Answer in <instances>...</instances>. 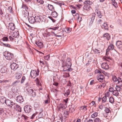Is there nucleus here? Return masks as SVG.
<instances>
[{
	"instance_id": "37",
	"label": "nucleus",
	"mask_w": 122,
	"mask_h": 122,
	"mask_svg": "<svg viewBox=\"0 0 122 122\" xmlns=\"http://www.w3.org/2000/svg\"><path fill=\"white\" fill-rule=\"evenodd\" d=\"M89 105L91 106H93L95 107L96 106V104L95 102L94 101H92L89 104Z\"/></svg>"
},
{
	"instance_id": "35",
	"label": "nucleus",
	"mask_w": 122,
	"mask_h": 122,
	"mask_svg": "<svg viewBox=\"0 0 122 122\" xmlns=\"http://www.w3.org/2000/svg\"><path fill=\"white\" fill-rule=\"evenodd\" d=\"M70 90L69 89H68L66 91V92L64 93V94L65 96L67 97L70 94Z\"/></svg>"
},
{
	"instance_id": "51",
	"label": "nucleus",
	"mask_w": 122,
	"mask_h": 122,
	"mask_svg": "<svg viewBox=\"0 0 122 122\" xmlns=\"http://www.w3.org/2000/svg\"><path fill=\"white\" fill-rule=\"evenodd\" d=\"M25 77L24 76H23L22 77L21 81V83H23L24 82L25 80Z\"/></svg>"
},
{
	"instance_id": "28",
	"label": "nucleus",
	"mask_w": 122,
	"mask_h": 122,
	"mask_svg": "<svg viewBox=\"0 0 122 122\" xmlns=\"http://www.w3.org/2000/svg\"><path fill=\"white\" fill-rule=\"evenodd\" d=\"M112 80L114 82H116L118 81V84L120 83V79H119L118 80L117 79L116 76H113L112 78Z\"/></svg>"
},
{
	"instance_id": "12",
	"label": "nucleus",
	"mask_w": 122,
	"mask_h": 122,
	"mask_svg": "<svg viewBox=\"0 0 122 122\" xmlns=\"http://www.w3.org/2000/svg\"><path fill=\"white\" fill-rule=\"evenodd\" d=\"M16 100L18 102L20 103H21L24 101L22 97L20 96H19L17 97Z\"/></svg>"
},
{
	"instance_id": "3",
	"label": "nucleus",
	"mask_w": 122,
	"mask_h": 122,
	"mask_svg": "<svg viewBox=\"0 0 122 122\" xmlns=\"http://www.w3.org/2000/svg\"><path fill=\"white\" fill-rule=\"evenodd\" d=\"M5 104L7 106L13 110L15 109V107L16 106V103L8 99L7 100Z\"/></svg>"
},
{
	"instance_id": "17",
	"label": "nucleus",
	"mask_w": 122,
	"mask_h": 122,
	"mask_svg": "<svg viewBox=\"0 0 122 122\" xmlns=\"http://www.w3.org/2000/svg\"><path fill=\"white\" fill-rule=\"evenodd\" d=\"M22 76V74L21 73L17 72L15 74V78L17 79H20Z\"/></svg>"
},
{
	"instance_id": "1",
	"label": "nucleus",
	"mask_w": 122,
	"mask_h": 122,
	"mask_svg": "<svg viewBox=\"0 0 122 122\" xmlns=\"http://www.w3.org/2000/svg\"><path fill=\"white\" fill-rule=\"evenodd\" d=\"M71 62L69 59H68L66 60V63L64 61H62V66L63 68L65 70L67 68L71 67Z\"/></svg>"
},
{
	"instance_id": "9",
	"label": "nucleus",
	"mask_w": 122,
	"mask_h": 122,
	"mask_svg": "<svg viewBox=\"0 0 122 122\" xmlns=\"http://www.w3.org/2000/svg\"><path fill=\"white\" fill-rule=\"evenodd\" d=\"M10 66L11 69L14 70H16L18 67V65L15 63H13L12 64L10 65Z\"/></svg>"
},
{
	"instance_id": "53",
	"label": "nucleus",
	"mask_w": 122,
	"mask_h": 122,
	"mask_svg": "<svg viewBox=\"0 0 122 122\" xmlns=\"http://www.w3.org/2000/svg\"><path fill=\"white\" fill-rule=\"evenodd\" d=\"M105 111L107 113H109L110 112V111L109 109L108 108L106 107L105 109Z\"/></svg>"
},
{
	"instance_id": "62",
	"label": "nucleus",
	"mask_w": 122,
	"mask_h": 122,
	"mask_svg": "<svg viewBox=\"0 0 122 122\" xmlns=\"http://www.w3.org/2000/svg\"><path fill=\"white\" fill-rule=\"evenodd\" d=\"M102 86V85L100 84L99 85H98L97 86V88L99 89H100Z\"/></svg>"
},
{
	"instance_id": "44",
	"label": "nucleus",
	"mask_w": 122,
	"mask_h": 122,
	"mask_svg": "<svg viewBox=\"0 0 122 122\" xmlns=\"http://www.w3.org/2000/svg\"><path fill=\"white\" fill-rule=\"evenodd\" d=\"M75 110V107L73 106H72L69 109V110L70 112H74Z\"/></svg>"
},
{
	"instance_id": "19",
	"label": "nucleus",
	"mask_w": 122,
	"mask_h": 122,
	"mask_svg": "<svg viewBox=\"0 0 122 122\" xmlns=\"http://www.w3.org/2000/svg\"><path fill=\"white\" fill-rule=\"evenodd\" d=\"M91 20L90 21V23L91 24H92L93 23V21L95 19L96 14L95 13H93L91 14Z\"/></svg>"
},
{
	"instance_id": "57",
	"label": "nucleus",
	"mask_w": 122,
	"mask_h": 122,
	"mask_svg": "<svg viewBox=\"0 0 122 122\" xmlns=\"http://www.w3.org/2000/svg\"><path fill=\"white\" fill-rule=\"evenodd\" d=\"M3 45H4V46L6 47H7L9 48H10V45L9 44H5L3 43Z\"/></svg>"
},
{
	"instance_id": "59",
	"label": "nucleus",
	"mask_w": 122,
	"mask_h": 122,
	"mask_svg": "<svg viewBox=\"0 0 122 122\" xmlns=\"http://www.w3.org/2000/svg\"><path fill=\"white\" fill-rule=\"evenodd\" d=\"M68 99H67L66 100H63L62 101V102L64 103L63 104H66V105L68 101Z\"/></svg>"
},
{
	"instance_id": "23",
	"label": "nucleus",
	"mask_w": 122,
	"mask_h": 122,
	"mask_svg": "<svg viewBox=\"0 0 122 122\" xmlns=\"http://www.w3.org/2000/svg\"><path fill=\"white\" fill-rule=\"evenodd\" d=\"M109 50H108L107 51V49L106 50V56L105 58H104L107 61H109V60H111L110 57L107 56V55L109 54Z\"/></svg>"
},
{
	"instance_id": "20",
	"label": "nucleus",
	"mask_w": 122,
	"mask_h": 122,
	"mask_svg": "<svg viewBox=\"0 0 122 122\" xmlns=\"http://www.w3.org/2000/svg\"><path fill=\"white\" fill-rule=\"evenodd\" d=\"M27 91L28 93L30 94H32V95H36L35 92H33V90L32 89L28 88L27 89Z\"/></svg>"
},
{
	"instance_id": "42",
	"label": "nucleus",
	"mask_w": 122,
	"mask_h": 122,
	"mask_svg": "<svg viewBox=\"0 0 122 122\" xmlns=\"http://www.w3.org/2000/svg\"><path fill=\"white\" fill-rule=\"evenodd\" d=\"M64 116L65 117H66L69 114V112L68 110H65L64 112Z\"/></svg>"
},
{
	"instance_id": "63",
	"label": "nucleus",
	"mask_w": 122,
	"mask_h": 122,
	"mask_svg": "<svg viewBox=\"0 0 122 122\" xmlns=\"http://www.w3.org/2000/svg\"><path fill=\"white\" fill-rule=\"evenodd\" d=\"M102 20H101L100 19L99 20H97V23L98 24H101L102 23Z\"/></svg>"
},
{
	"instance_id": "46",
	"label": "nucleus",
	"mask_w": 122,
	"mask_h": 122,
	"mask_svg": "<svg viewBox=\"0 0 122 122\" xmlns=\"http://www.w3.org/2000/svg\"><path fill=\"white\" fill-rule=\"evenodd\" d=\"M107 99V98L105 96L103 97L102 99V103H103L106 102Z\"/></svg>"
},
{
	"instance_id": "13",
	"label": "nucleus",
	"mask_w": 122,
	"mask_h": 122,
	"mask_svg": "<svg viewBox=\"0 0 122 122\" xmlns=\"http://www.w3.org/2000/svg\"><path fill=\"white\" fill-rule=\"evenodd\" d=\"M29 22L31 23H34L35 21V18L33 16H30L28 18Z\"/></svg>"
},
{
	"instance_id": "39",
	"label": "nucleus",
	"mask_w": 122,
	"mask_h": 122,
	"mask_svg": "<svg viewBox=\"0 0 122 122\" xmlns=\"http://www.w3.org/2000/svg\"><path fill=\"white\" fill-rule=\"evenodd\" d=\"M75 19L77 20H78L79 18V14L76 13L75 15H73Z\"/></svg>"
},
{
	"instance_id": "32",
	"label": "nucleus",
	"mask_w": 122,
	"mask_h": 122,
	"mask_svg": "<svg viewBox=\"0 0 122 122\" xmlns=\"http://www.w3.org/2000/svg\"><path fill=\"white\" fill-rule=\"evenodd\" d=\"M47 7L48 9L50 10H53L54 9V7L51 4H48L47 6Z\"/></svg>"
},
{
	"instance_id": "16",
	"label": "nucleus",
	"mask_w": 122,
	"mask_h": 122,
	"mask_svg": "<svg viewBox=\"0 0 122 122\" xmlns=\"http://www.w3.org/2000/svg\"><path fill=\"white\" fill-rule=\"evenodd\" d=\"M35 21L36 22H40L41 20V17L40 16L36 15L35 17Z\"/></svg>"
},
{
	"instance_id": "49",
	"label": "nucleus",
	"mask_w": 122,
	"mask_h": 122,
	"mask_svg": "<svg viewBox=\"0 0 122 122\" xmlns=\"http://www.w3.org/2000/svg\"><path fill=\"white\" fill-rule=\"evenodd\" d=\"M36 2L39 3L40 4H43L44 3V1L42 0H36Z\"/></svg>"
},
{
	"instance_id": "6",
	"label": "nucleus",
	"mask_w": 122,
	"mask_h": 122,
	"mask_svg": "<svg viewBox=\"0 0 122 122\" xmlns=\"http://www.w3.org/2000/svg\"><path fill=\"white\" fill-rule=\"evenodd\" d=\"M5 58L7 60H10L13 56V54L9 52H5Z\"/></svg>"
},
{
	"instance_id": "47",
	"label": "nucleus",
	"mask_w": 122,
	"mask_h": 122,
	"mask_svg": "<svg viewBox=\"0 0 122 122\" xmlns=\"http://www.w3.org/2000/svg\"><path fill=\"white\" fill-rule=\"evenodd\" d=\"M102 72L100 71V70L97 69L95 70V73L96 74H100Z\"/></svg>"
},
{
	"instance_id": "48",
	"label": "nucleus",
	"mask_w": 122,
	"mask_h": 122,
	"mask_svg": "<svg viewBox=\"0 0 122 122\" xmlns=\"http://www.w3.org/2000/svg\"><path fill=\"white\" fill-rule=\"evenodd\" d=\"M50 56L49 55H47L46 56H44V58L46 60H48L50 59Z\"/></svg>"
},
{
	"instance_id": "4",
	"label": "nucleus",
	"mask_w": 122,
	"mask_h": 122,
	"mask_svg": "<svg viewBox=\"0 0 122 122\" xmlns=\"http://www.w3.org/2000/svg\"><path fill=\"white\" fill-rule=\"evenodd\" d=\"M39 71L38 70L37 71L34 70H32L30 73V75L32 78H34L39 75Z\"/></svg>"
},
{
	"instance_id": "18",
	"label": "nucleus",
	"mask_w": 122,
	"mask_h": 122,
	"mask_svg": "<svg viewBox=\"0 0 122 122\" xmlns=\"http://www.w3.org/2000/svg\"><path fill=\"white\" fill-rule=\"evenodd\" d=\"M83 8L84 10H85L88 11L90 9V5H86L84 6Z\"/></svg>"
},
{
	"instance_id": "15",
	"label": "nucleus",
	"mask_w": 122,
	"mask_h": 122,
	"mask_svg": "<svg viewBox=\"0 0 122 122\" xmlns=\"http://www.w3.org/2000/svg\"><path fill=\"white\" fill-rule=\"evenodd\" d=\"M95 12L97 14L98 17L100 18H101L102 17L101 13L100 10L97 8L95 10Z\"/></svg>"
},
{
	"instance_id": "22",
	"label": "nucleus",
	"mask_w": 122,
	"mask_h": 122,
	"mask_svg": "<svg viewBox=\"0 0 122 122\" xmlns=\"http://www.w3.org/2000/svg\"><path fill=\"white\" fill-rule=\"evenodd\" d=\"M116 45L118 48H120L122 47V42L121 41H117L116 43Z\"/></svg>"
},
{
	"instance_id": "26",
	"label": "nucleus",
	"mask_w": 122,
	"mask_h": 122,
	"mask_svg": "<svg viewBox=\"0 0 122 122\" xmlns=\"http://www.w3.org/2000/svg\"><path fill=\"white\" fill-rule=\"evenodd\" d=\"M6 100H6L5 98L3 97H1L0 98V101L1 103L3 104L4 103H5Z\"/></svg>"
},
{
	"instance_id": "21",
	"label": "nucleus",
	"mask_w": 122,
	"mask_h": 122,
	"mask_svg": "<svg viewBox=\"0 0 122 122\" xmlns=\"http://www.w3.org/2000/svg\"><path fill=\"white\" fill-rule=\"evenodd\" d=\"M103 37L108 40H109L110 38L109 34L107 33L104 34L103 36Z\"/></svg>"
},
{
	"instance_id": "24",
	"label": "nucleus",
	"mask_w": 122,
	"mask_h": 122,
	"mask_svg": "<svg viewBox=\"0 0 122 122\" xmlns=\"http://www.w3.org/2000/svg\"><path fill=\"white\" fill-rule=\"evenodd\" d=\"M12 36L14 38L18 37L19 36L18 32V31L14 32L12 34Z\"/></svg>"
},
{
	"instance_id": "43",
	"label": "nucleus",
	"mask_w": 122,
	"mask_h": 122,
	"mask_svg": "<svg viewBox=\"0 0 122 122\" xmlns=\"http://www.w3.org/2000/svg\"><path fill=\"white\" fill-rule=\"evenodd\" d=\"M94 52L95 54H97L100 53L101 51L100 50H98L96 49H95L94 50Z\"/></svg>"
},
{
	"instance_id": "41",
	"label": "nucleus",
	"mask_w": 122,
	"mask_h": 122,
	"mask_svg": "<svg viewBox=\"0 0 122 122\" xmlns=\"http://www.w3.org/2000/svg\"><path fill=\"white\" fill-rule=\"evenodd\" d=\"M109 101L111 103H113L114 102V99L113 97H111L109 99Z\"/></svg>"
},
{
	"instance_id": "11",
	"label": "nucleus",
	"mask_w": 122,
	"mask_h": 122,
	"mask_svg": "<svg viewBox=\"0 0 122 122\" xmlns=\"http://www.w3.org/2000/svg\"><path fill=\"white\" fill-rule=\"evenodd\" d=\"M15 25L13 23H10L9 24V29L11 30H14L15 29Z\"/></svg>"
},
{
	"instance_id": "61",
	"label": "nucleus",
	"mask_w": 122,
	"mask_h": 122,
	"mask_svg": "<svg viewBox=\"0 0 122 122\" xmlns=\"http://www.w3.org/2000/svg\"><path fill=\"white\" fill-rule=\"evenodd\" d=\"M4 110L3 108H0V115L3 113L4 112Z\"/></svg>"
},
{
	"instance_id": "27",
	"label": "nucleus",
	"mask_w": 122,
	"mask_h": 122,
	"mask_svg": "<svg viewBox=\"0 0 122 122\" xmlns=\"http://www.w3.org/2000/svg\"><path fill=\"white\" fill-rule=\"evenodd\" d=\"M72 30V28H71L67 27L65 29V30L66 32L67 33H69Z\"/></svg>"
},
{
	"instance_id": "14",
	"label": "nucleus",
	"mask_w": 122,
	"mask_h": 122,
	"mask_svg": "<svg viewBox=\"0 0 122 122\" xmlns=\"http://www.w3.org/2000/svg\"><path fill=\"white\" fill-rule=\"evenodd\" d=\"M102 67L105 69H107L109 68V66L107 63H103L101 65Z\"/></svg>"
},
{
	"instance_id": "56",
	"label": "nucleus",
	"mask_w": 122,
	"mask_h": 122,
	"mask_svg": "<svg viewBox=\"0 0 122 122\" xmlns=\"http://www.w3.org/2000/svg\"><path fill=\"white\" fill-rule=\"evenodd\" d=\"M113 1V2L112 3V4L113 5V6L115 7H116L117 6V3L114 2V1Z\"/></svg>"
},
{
	"instance_id": "50",
	"label": "nucleus",
	"mask_w": 122,
	"mask_h": 122,
	"mask_svg": "<svg viewBox=\"0 0 122 122\" xmlns=\"http://www.w3.org/2000/svg\"><path fill=\"white\" fill-rule=\"evenodd\" d=\"M7 71V69L5 67H3L1 69V71L2 72L5 73Z\"/></svg>"
},
{
	"instance_id": "54",
	"label": "nucleus",
	"mask_w": 122,
	"mask_h": 122,
	"mask_svg": "<svg viewBox=\"0 0 122 122\" xmlns=\"http://www.w3.org/2000/svg\"><path fill=\"white\" fill-rule=\"evenodd\" d=\"M59 28V27L57 26L56 27H54L52 28H50L49 29H52L53 30H57Z\"/></svg>"
},
{
	"instance_id": "60",
	"label": "nucleus",
	"mask_w": 122,
	"mask_h": 122,
	"mask_svg": "<svg viewBox=\"0 0 122 122\" xmlns=\"http://www.w3.org/2000/svg\"><path fill=\"white\" fill-rule=\"evenodd\" d=\"M110 93L109 92H106L105 93V96L106 97H109L110 96Z\"/></svg>"
},
{
	"instance_id": "8",
	"label": "nucleus",
	"mask_w": 122,
	"mask_h": 122,
	"mask_svg": "<svg viewBox=\"0 0 122 122\" xmlns=\"http://www.w3.org/2000/svg\"><path fill=\"white\" fill-rule=\"evenodd\" d=\"M97 79L99 81L101 82H102L103 81L104 77L103 75L100 74L97 75Z\"/></svg>"
},
{
	"instance_id": "29",
	"label": "nucleus",
	"mask_w": 122,
	"mask_h": 122,
	"mask_svg": "<svg viewBox=\"0 0 122 122\" xmlns=\"http://www.w3.org/2000/svg\"><path fill=\"white\" fill-rule=\"evenodd\" d=\"M114 48V46L112 44H110L109 46H108L107 49V51L110 50H113Z\"/></svg>"
},
{
	"instance_id": "38",
	"label": "nucleus",
	"mask_w": 122,
	"mask_h": 122,
	"mask_svg": "<svg viewBox=\"0 0 122 122\" xmlns=\"http://www.w3.org/2000/svg\"><path fill=\"white\" fill-rule=\"evenodd\" d=\"M84 4H85L86 5H92V2L91 1L87 0L86 1L84 2Z\"/></svg>"
},
{
	"instance_id": "45",
	"label": "nucleus",
	"mask_w": 122,
	"mask_h": 122,
	"mask_svg": "<svg viewBox=\"0 0 122 122\" xmlns=\"http://www.w3.org/2000/svg\"><path fill=\"white\" fill-rule=\"evenodd\" d=\"M101 119L98 118H96L94 119V122H101Z\"/></svg>"
},
{
	"instance_id": "36",
	"label": "nucleus",
	"mask_w": 122,
	"mask_h": 122,
	"mask_svg": "<svg viewBox=\"0 0 122 122\" xmlns=\"http://www.w3.org/2000/svg\"><path fill=\"white\" fill-rule=\"evenodd\" d=\"M9 82V81L7 80H0V83L4 85L5 84Z\"/></svg>"
},
{
	"instance_id": "30",
	"label": "nucleus",
	"mask_w": 122,
	"mask_h": 122,
	"mask_svg": "<svg viewBox=\"0 0 122 122\" xmlns=\"http://www.w3.org/2000/svg\"><path fill=\"white\" fill-rule=\"evenodd\" d=\"M102 26L104 28L105 30H108V27L107 26V23H104L102 25Z\"/></svg>"
},
{
	"instance_id": "40",
	"label": "nucleus",
	"mask_w": 122,
	"mask_h": 122,
	"mask_svg": "<svg viewBox=\"0 0 122 122\" xmlns=\"http://www.w3.org/2000/svg\"><path fill=\"white\" fill-rule=\"evenodd\" d=\"M98 113L97 112H94L91 115V117L92 118H94L96 117L98 115Z\"/></svg>"
},
{
	"instance_id": "52",
	"label": "nucleus",
	"mask_w": 122,
	"mask_h": 122,
	"mask_svg": "<svg viewBox=\"0 0 122 122\" xmlns=\"http://www.w3.org/2000/svg\"><path fill=\"white\" fill-rule=\"evenodd\" d=\"M70 68H67V69H63V71H72V69Z\"/></svg>"
},
{
	"instance_id": "64",
	"label": "nucleus",
	"mask_w": 122,
	"mask_h": 122,
	"mask_svg": "<svg viewBox=\"0 0 122 122\" xmlns=\"http://www.w3.org/2000/svg\"><path fill=\"white\" fill-rule=\"evenodd\" d=\"M22 116L24 118L25 120H27V118H28V117H27V116L23 115H22Z\"/></svg>"
},
{
	"instance_id": "33",
	"label": "nucleus",
	"mask_w": 122,
	"mask_h": 122,
	"mask_svg": "<svg viewBox=\"0 0 122 122\" xmlns=\"http://www.w3.org/2000/svg\"><path fill=\"white\" fill-rule=\"evenodd\" d=\"M51 15L54 17H56L58 16L57 13L56 11L52 12L51 13Z\"/></svg>"
},
{
	"instance_id": "34",
	"label": "nucleus",
	"mask_w": 122,
	"mask_h": 122,
	"mask_svg": "<svg viewBox=\"0 0 122 122\" xmlns=\"http://www.w3.org/2000/svg\"><path fill=\"white\" fill-rule=\"evenodd\" d=\"M54 64V65L56 66H58L60 65L59 62L57 60L54 61L53 63Z\"/></svg>"
},
{
	"instance_id": "31",
	"label": "nucleus",
	"mask_w": 122,
	"mask_h": 122,
	"mask_svg": "<svg viewBox=\"0 0 122 122\" xmlns=\"http://www.w3.org/2000/svg\"><path fill=\"white\" fill-rule=\"evenodd\" d=\"M16 106L15 107V109L17 111L21 112V108L20 107L19 105H18L16 104Z\"/></svg>"
},
{
	"instance_id": "5",
	"label": "nucleus",
	"mask_w": 122,
	"mask_h": 122,
	"mask_svg": "<svg viewBox=\"0 0 122 122\" xmlns=\"http://www.w3.org/2000/svg\"><path fill=\"white\" fill-rule=\"evenodd\" d=\"M66 107V104L60 103L57 106V109L58 111H60L61 110L65 109Z\"/></svg>"
},
{
	"instance_id": "7",
	"label": "nucleus",
	"mask_w": 122,
	"mask_h": 122,
	"mask_svg": "<svg viewBox=\"0 0 122 122\" xmlns=\"http://www.w3.org/2000/svg\"><path fill=\"white\" fill-rule=\"evenodd\" d=\"M32 107L30 105H26L24 107V111L26 113H29L31 111Z\"/></svg>"
},
{
	"instance_id": "2",
	"label": "nucleus",
	"mask_w": 122,
	"mask_h": 122,
	"mask_svg": "<svg viewBox=\"0 0 122 122\" xmlns=\"http://www.w3.org/2000/svg\"><path fill=\"white\" fill-rule=\"evenodd\" d=\"M122 87V85H117L115 88V90H114L112 93L113 95L116 97L119 96V93L118 92H120L122 90L121 87Z\"/></svg>"
},
{
	"instance_id": "58",
	"label": "nucleus",
	"mask_w": 122,
	"mask_h": 122,
	"mask_svg": "<svg viewBox=\"0 0 122 122\" xmlns=\"http://www.w3.org/2000/svg\"><path fill=\"white\" fill-rule=\"evenodd\" d=\"M109 92H112L113 93V91H114V90L113 88L112 87H111L109 88Z\"/></svg>"
},
{
	"instance_id": "10",
	"label": "nucleus",
	"mask_w": 122,
	"mask_h": 122,
	"mask_svg": "<svg viewBox=\"0 0 122 122\" xmlns=\"http://www.w3.org/2000/svg\"><path fill=\"white\" fill-rule=\"evenodd\" d=\"M36 44L40 49L43 48L44 47V45L43 43L40 41H36Z\"/></svg>"
},
{
	"instance_id": "25",
	"label": "nucleus",
	"mask_w": 122,
	"mask_h": 122,
	"mask_svg": "<svg viewBox=\"0 0 122 122\" xmlns=\"http://www.w3.org/2000/svg\"><path fill=\"white\" fill-rule=\"evenodd\" d=\"M86 107L87 106H82L80 107L79 109L80 110H82L84 112L86 111L87 109Z\"/></svg>"
},
{
	"instance_id": "55",
	"label": "nucleus",
	"mask_w": 122,
	"mask_h": 122,
	"mask_svg": "<svg viewBox=\"0 0 122 122\" xmlns=\"http://www.w3.org/2000/svg\"><path fill=\"white\" fill-rule=\"evenodd\" d=\"M2 39L4 41H8V39L7 37H4Z\"/></svg>"
}]
</instances>
